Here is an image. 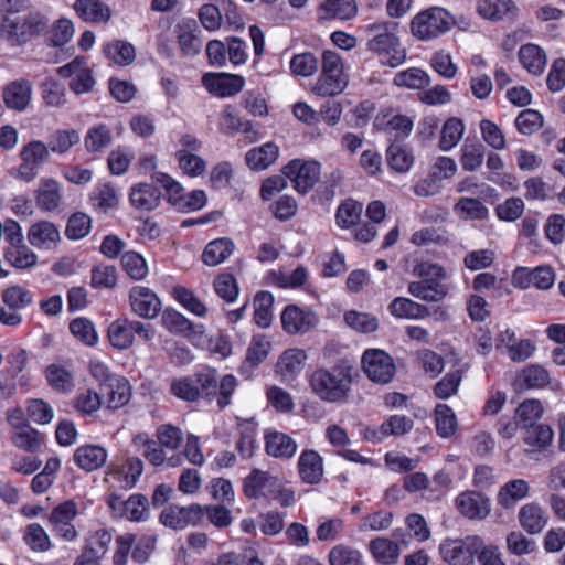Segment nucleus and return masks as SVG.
<instances>
[{
	"label": "nucleus",
	"mask_w": 565,
	"mask_h": 565,
	"mask_svg": "<svg viewBox=\"0 0 565 565\" xmlns=\"http://www.w3.org/2000/svg\"><path fill=\"white\" fill-rule=\"evenodd\" d=\"M353 369L347 363L332 367H317L310 375L309 384L321 401L343 404L349 399L353 381Z\"/></svg>",
	"instance_id": "1"
},
{
	"label": "nucleus",
	"mask_w": 565,
	"mask_h": 565,
	"mask_svg": "<svg viewBox=\"0 0 565 565\" xmlns=\"http://www.w3.org/2000/svg\"><path fill=\"white\" fill-rule=\"evenodd\" d=\"M46 26L47 20L40 13H30L23 18L0 15V39L19 46L40 35Z\"/></svg>",
	"instance_id": "2"
},
{
	"label": "nucleus",
	"mask_w": 565,
	"mask_h": 565,
	"mask_svg": "<svg viewBox=\"0 0 565 565\" xmlns=\"http://www.w3.org/2000/svg\"><path fill=\"white\" fill-rule=\"evenodd\" d=\"M343 68V62L339 53L330 50L323 51L322 70L312 87L313 94L320 97H333L342 93L348 86Z\"/></svg>",
	"instance_id": "3"
},
{
	"label": "nucleus",
	"mask_w": 565,
	"mask_h": 565,
	"mask_svg": "<svg viewBox=\"0 0 565 565\" xmlns=\"http://www.w3.org/2000/svg\"><path fill=\"white\" fill-rule=\"evenodd\" d=\"M454 17L441 7H431L417 13L411 21L412 34L420 41H430L448 32Z\"/></svg>",
	"instance_id": "4"
},
{
	"label": "nucleus",
	"mask_w": 565,
	"mask_h": 565,
	"mask_svg": "<svg viewBox=\"0 0 565 565\" xmlns=\"http://www.w3.org/2000/svg\"><path fill=\"white\" fill-rule=\"evenodd\" d=\"M135 335L143 341H150L154 337V329L149 323L128 318H118L108 326L107 337L116 349H129L134 344Z\"/></svg>",
	"instance_id": "5"
},
{
	"label": "nucleus",
	"mask_w": 565,
	"mask_h": 565,
	"mask_svg": "<svg viewBox=\"0 0 565 565\" xmlns=\"http://www.w3.org/2000/svg\"><path fill=\"white\" fill-rule=\"evenodd\" d=\"M483 542L478 536L446 540L439 545L443 559L449 565H475Z\"/></svg>",
	"instance_id": "6"
},
{
	"label": "nucleus",
	"mask_w": 565,
	"mask_h": 565,
	"mask_svg": "<svg viewBox=\"0 0 565 565\" xmlns=\"http://www.w3.org/2000/svg\"><path fill=\"white\" fill-rule=\"evenodd\" d=\"M366 47L376 54L381 64L385 66L395 68L406 61L407 51L394 32L391 34H375L367 40Z\"/></svg>",
	"instance_id": "7"
},
{
	"label": "nucleus",
	"mask_w": 565,
	"mask_h": 565,
	"mask_svg": "<svg viewBox=\"0 0 565 565\" xmlns=\"http://www.w3.org/2000/svg\"><path fill=\"white\" fill-rule=\"evenodd\" d=\"M280 320L287 334H306L318 326L319 316L310 307L290 303L284 308Z\"/></svg>",
	"instance_id": "8"
},
{
	"label": "nucleus",
	"mask_w": 565,
	"mask_h": 565,
	"mask_svg": "<svg viewBox=\"0 0 565 565\" xmlns=\"http://www.w3.org/2000/svg\"><path fill=\"white\" fill-rule=\"evenodd\" d=\"M282 172L298 193L306 194L320 178V163L315 160L295 159L284 167Z\"/></svg>",
	"instance_id": "9"
},
{
	"label": "nucleus",
	"mask_w": 565,
	"mask_h": 565,
	"mask_svg": "<svg viewBox=\"0 0 565 565\" xmlns=\"http://www.w3.org/2000/svg\"><path fill=\"white\" fill-rule=\"evenodd\" d=\"M362 365L367 377L375 383L386 384L395 374L393 359L380 349L366 350L362 355Z\"/></svg>",
	"instance_id": "10"
},
{
	"label": "nucleus",
	"mask_w": 565,
	"mask_h": 565,
	"mask_svg": "<svg viewBox=\"0 0 565 565\" xmlns=\"http://www.w3.org/2000/svg\"><path fill=\"white\" fill-rule=\"evenodd\" d=\"M204 516L203 507L192 503L188 507L170 504L160 514V523L172 530H182L188 525H195Z\"/></svg>",
	"instance_id": "11"
},
{
	"label": "nucleus",
	"mask_w": 565,
	"mask_h": 565,
	"mask_svg": "<svg viewBox=\"0 0 565 565\" xmlns=\"http://www.w3.org/2000/svg\"><path fill=\"white\" fill-rule=\"evenodd\" d=\"M108 505L115 515L132 522H142L149 516L148 499L143 494H132L127 500L111 494L108 498Z\"/></svg>",
	"instance_id": "12"
},
{
	"label": "nucleus",
	"mask_w": 565,
	"mask_h": 565,
	"mask_svg": "<svg viewBox=\"0 0 565 565\" xmlns=\"http://www.w3.org/2000/svg\"><path fill=\"white\" fill-rule=\"evenodd\" d=\"M50 152L47 146L41 141H31L25 145L20 157L22 163L18 168V177L25 182L32 181L39 172V166L49 159Z\"/></svg>",
	"instance_id": "13"
},
{
	"label": "nucleus",
	"mask_w": 565,
	"mask_h": 565,
	"mask_svg": "<svg viewBox=\"0 0 565 565\" xmlns=\"http://www.w3.org/2000/svg\"><path fill=\"white\" fill-rule=\"evenodd\" d=\"M202 85L210 94L220 98H227L243 89L245 79L236 74L207 73L202 77Z\"/></svg>",
	"instance_id": "14"
},
{
	"label": "nucleus",
	"mask_w": 565,
	"mask_h": 565,
	"mask_svg": "<svg viewBox=\"0 0 565 565\" xmlns=\"http://www.w3.org/2000/svg\"><path fill=\"white\" fill-rule=\"evenodd\" d=\"M131 311L143 319H154L161 311L157 294L146 286H134L129 291Z\"/></svg>",
	"instance_id": "15"
},
{
	"label": "nucleus",
	"mask_w": 565,
	"mask_h": 565,
	"mask_svg": "<svg viewBox=\"0 0 565 565\" xmlns=\"http://www.w3.org/2000/svg\"><path fill=\"white\" fill-rule=\"evenodd\" d=\"M204 3L199 10L201 24L209 31H216L222 25L223 14L230 23H234L236 13L235 4L232 0H211Z\"/></svg>",
	"instance_id": "16"
},
{
	"label": "nucleus",
	"mask_w": 565,
	"mask_h": 565,
	"mask_svg": "<svg viewBox=\"0 0 565 565\" xmlns=\"http://www.w3.org/2000/svg\"><path fill=\"white\" fill-rule=\"evenodd\" d=\"M553 437L552 428L545 424L525 429L523 435L524 452L532 460H541L548 451Z\"/></svg>",
	"instance_id": "17"
},
{
	"label": "nucleus",
	"mask_w": 565,
	"mask_h": 565,
	"mask_svg": "<svg viewBox=\"0 0 565 565\" xmlns=\"http://www.w3.org/2000/svg\"><path fill=\"white\" fill-rule=\"evenodd\" d=\"M374 126L398 140L411 135L414 121L411 117L401 114L396 109H386L376 116Z\"/></svg>",
	"instance_id": "18"
},
{
	"label": "nucleus",
	"mask_w": 565,
	"mask_h": 565,
	"mask_svg": "<svg viewBox=\"0 0 565 565\" xmlns=\"http://www.w3.org/2000/svg\"><path fill=\"white\" fill-rule=\"evenodd\" d=\"M278 477L255 468L244 479L243 492L248 499H270L274 490L278 487Z\"/></svg>",
	"instance_id": "19"
},
{
	"label": "nucleus",
	"mask_w": 565,
	"mask_h": 565,
	"mask_svg": "<svg viewBox=\"0 0 565 565\" xmlns=\"http://www.w3.org/2000/svg\"><path fill=\"white\" fill-rule=\"evenodd\" d=\"M456 507L459 512L471 520H482L490 513V501L483 494L476 491H465L456 498Z\"/></svg>",
	"instance_id": "20"
},
{
	"label": "nucleus",
	"mask_w": 565,
	"mask_h": 565,
	"mask_svg": "<svg viewBox=\"0 0 565 565\" xmlns=\"http://www.w3.org/2000/svg\"><path fill=\"white\" fill-rule=\"evenodd\" d=\"M446 278H429L412 281L408 284V292L426 302H439L446 298L449 292L448 286L444 282Z\"/></svg>",
	"instance_id": "21"
},
{
	"label": "nucleus",
	"mask_w": 565,
	"mask_h": 565,
	"mask_svg": "<svg viewBox=\"0 0 565 565\" xmlns=\"http://www.w3.org/2000/svg\"><path fill=\"white\" fill-rule=\"evenodd\" d=\"M323 459L312 449L303 450L298 459V473L302 482L318 484L323 477Z\"/></svg>",
	"instance_id": "22"
},
{
	"label": "nucleus",
	"mask_w": 565,
	"mask_h": 565,
	"mask_svg": "<svg viewBox=\"0 0 565 565\" xmlns=\"http://www.w3.org/2000/svg\"><path fill=\"white\" fill-rule=\"evenodd\" d=\"M307 354L301 349H288L278 359L276 364V373L284 381H292L303 369Z\"/></svg>",
	"instance_id": "23"
},
{
	"label": "nucleus",
	"mask_w": 565,
	"mask_h": 565,
	"mask_svg": "<svg viewBox=\"0 0 565 565\" xmlns=\"http://www.w3.org/2000/svg\"><path fill=\"white\" fill-rule=\"evenodd\" d=\"M358 13L354 0H324L318 8L319 20H350Z\"/></svg>",
	"instance_id": "24"
},
{
	"label": "nucleus",
	"mask_w": 565,
	"mask_h": 565,
	"mask_svg": "<svg viewBox=\"0 0 565 565\" xmlns=\"http://www.w3.org/2000/svg\"><path fill=\"white\" fill-rule=\"evenodd\" d=\"M266 452L280 459H289L297 451V443L288 435L280 431H268L265 435Z\"/></svg>",
	"instance_id": "25"
},
{
	"label": "nucleus",
	"mask_w": 565,
	"mask_h": 565,
	"mask_svg": "<svg viewBox=\"0 0 565 565\" xmlns=\"http://www.w3.org/2000/svg\"><path fill=\"white\" fill-rule=\"evenodd\" d=\"M548 382V372L541 365L531 364L515 376L513 387L516 392H523L532 388H542Z\"/></svg>",
	"instance_id": "26"
},
{
	"label": "nucleus",
	"mask_w": 565,
	"mask_h": 565,
	"mask_svg": "<svg viewBox=\"0 0 565 565\" xmlns=\"http://www.w3.org/2000/svg\"><path fill=\"white\" fill-rule=\"evenodd\" d=\"M518 516L522 529L530 534L541 533L548 521L546 512L537 503L524 504Z\"/></svg>",
	"instance_id": "27"
},
{
	"label": "nucleus",
	"mask_w": 565,
	"mask_h": 565,
	"mask_svg": "<svg viewBox=\"0 0 565 565\" xmlns=\"http://www.w3.org/2000/svg\"><path fill=\"white\" fill-rule=\"evenodd\" d=\"M279 156V148L276 143L269 141L260 147H255L246 152L245 160L247 166L255 171H262L276 162Z\"/></svg>",
	"instance_id": "28"
},
{
	"label": "nucleus",
	"mask_w": 565,
	"mask_h": 565,
	"mask_svg": "<svg viewBox=\"0 0 565 565\" xmlns=\"http://www.w3.org/2000/svg\"><path fill=\"white\" fill-rule=\"evenodd\" d=\"M106 392L105 406L108 409H119L124 407L131 397V385L128 380L124 376L114 379L113 382L104 386Z\"/></svg>",
	"instance_id": "29"
},
{
	"label": "nucleus",
	"mask_w": 565,
	"mask_h": 565,
	"mask_svg": "<svg viewBox=\"0 0 565 565\" xmlns=\"http://www.w3.org/2000/svg\"><path fill=\"white\" fill-rule=\"evenodd\" d=\"M74 461L85 471H94L100 468L106 459V450L97 445H86L78 447L73 455Z\"/></svg>",
	"instance_id": "30"
},
{
	"label": "nucleus",
	"mask_w": 565,
	"mask_h": 565,
	"mask_svg": "<svg viewBox=\"0 0 565 565\" xmlns=\"http://www.w3.org/2000/svg\"><path fill=\"white\" fill-rule=\"evenodd\" d=\"M73 9L79 18L88 22H107L111 17L109 7L99 0H76Z\"/></svg>",
	"instance_id": "31"
},
{
	"label": "nucleus",
	"mask_w": 565,
	"mask_h": 565,
	"mask_svg": "<svg viewBox=\"0 0 565 565\" xmlns=\"http://www.w3.org/2000/svg\"><path fill=\"white\" fill-rule=\"evenodd\" d=\"M392 316L399 319H425L430 316L428 307L409 298L397 297L388 306Z\"/></svg>",
	"instance_id": "32"
},
{
	"label": "nucleus",
	"mask_w": 565,
	"mask_h": 565,
	"mask_svg": "<svg viewBox=\"0 0 565 565\" xmlns=\"http://www.w3.org/2000/svg\"><path fill=\"white\" fill-rule=\"evenodd\" d=\"M160 191L149 183H139L132 186L129 194L130 203L136 209L145 211L154 210L160 203Z\"/></svg>",
	"instance_id": "33"
},
{
	"label": "nucleus",
	"mask_w": 565,
	"mask_h": 565,
	"mask_svg": "<svg viewBox=\"0 0 565 565\" xmlns=\"http://www.w3.org/2000/svg\"><path fill=\"white\" fill-rule=\"evenodd\" d=\"M369 550L375 561L382 565L395 564L401 555L398 543L387 537H375L369 543Z\"/></svg>",
	"instance_id": "34"
},
{
	"label": "nucleus",
	"mask_w": 565,
	"mask_h": 565,
	"mask_svg": "<svg viewBox=\"0 0 565 565\" xmlns=\"http://www.w3.org/2000/svg\"><path fill=\"white\" fill-rule=\"evenodd\" d=\"M234 249L235 245L230 238H216L205 246L202 253V262L207 266H217L225 262Z\"/></svg>",
	"instance_id": "35"
},
{
	"label": "nucleus",
	"mask_w": 565,
	"mask_h": 565,
	"mask_svg": "<svg viewBox=\"0 0 565 565\" xmlns=\"http://www.w3.org/2000/svg\"><path fill=\"white\" fill-rule=\"evenodd\" d=\"M530 491L529 482L524 479H514L504 483L498 493V503L504 509H511Z\"/></svg>",
	"instance_id": "36"
},
{
	"label": "nucleus",
	"mask_w": 565,
	"mask_h": 565,
	"mask_svg": "<svg viewBox=\"0 0 565 565\" xmlns=\"http://www.w3.org/2000/svg\"><path fill=\"white\" fill-rule=\"evenodd\" d=\"M104 55L120 66L130 65L136 60L135 46L124 40H113L103 46Z\"/></svg>",
	"instance_id": "37"
},
{
	"label": "nucleus",
	"mask_w": 565,
	"mask_h": 565,
	"mask_svg": "<svg viewBox=\"0 0 565 565\" xmlns=\"http://www.w3.org/2000/svg\"><path fill=\"white\" fill-rule=\"evenodd\" d=\"M161 323L170 333L180 334L186 338H191L192 334L196 333L192 321L172 308L163 310Z\"/></svg>",
	"instance_id": "38"
},
{
	"label": "nucleus",
	"mask_w": 565,
	"mask_h": 565,
	"mask_svg": "<svg viewBox=\"0 0 565 565\" xmlns=\"http://www.w3.org/2000/svg\"><path fill=\"white\" fill-rule=\"evenodd\" d=\"M31 98V85L26 81L13 82L3 90V99L9 108L22 110Z\"/></svg>",
	"instance_id": "39"
},
{
	"label": "nucleus",
	"mask_w": 565,
	"mask_h": 565,
	"mask_svg": "<svg viewBox=\"0 0 565 565\" xmlns=\"http://www.w3.org/2000/svg\"><path fill=\"white\" fill-rule=\"evenodd\" d=\"M519 58L523 67L533 75L542 74L546 65L544 51L531 43L520 47Z\"/></svg>",
	"instance_id": "40"
},
{
	"label": "nucleus",
	"mask_w": 565,
	"mask_h": 565,
	"mask_svg": "<svg viewBox=\"0 0 565 565\" xmlns=\"http://www.w3.org/2000/svg\"><path fill=\"white\" fill-rule=\"evenodd\" d=\"M58 238L57 228L50 222H39L29 230V241L34 247L50 248Z\"/></svg>",
	"instance_id": "41"
},
{
	"label": "nucleus",
	"mask_w": 565,
	"mask_h": 565,
	"mask_svg": "<svg viewBox=\"0 0 565 565\" xmlns=\"http://www.w3.org/2000/svg\"><path fill=\"white\" fill-rule=\"evenodd\" d=\"M460 163L465 171L472 172L478 170L484 160V146L476 140L467 139L461 147Z\"/></svg>",
	"instance_id": "42"
},
{
	"label": "nucleus",
	"mask_w": 565,
	"mask_h": 565,
	"mask_svg": "<svg viewBox=\"0 0 565 565\" xmlns=\"http://www.w3.org/2000/svg\"><path fill=\"white\" fill-rule=\"evenodd\" d=\"M465 134V125L457 117L448 118L441 128L438 147L441 151H450L461 140Z\"/></svg>",
	"instance_id": "43"
},
{
	"label": "nucleus",
	"mask_w": 565,
	"mask_h": 565,
	"mask_svg": "<svg viewBox=\"0 0 565 565\" xmlns=\"http://www.w3.org/2000/svg\"><path fill=\"white\" fill-rule=\"evenodd\" d=\"M61 202L60 185L54 179H43L36 191V203L42 210H55Z\"/></svg>",
	"instance_id": "44"
},
{
	"label": "nucleus",
	"mask_w": 565,
	"mask_h": 565,
	"mask_svg": "<svg viewBox=\"0 0 565 565\" xmlns=\"http://www.w3.org/2000/svg\"><path fill=\"white\" fill-rule=\"evenodd\" d=\"M239 439L236 444V449L242 457L250 458L256 448V423L252 419H242L237 424Z\"/></svg>",
	"instance_id": "45"
},
{
	"label": "nucleus",
	"mask_w": 565,
	"mask_h": 565,
	"mask_svg": "<svg viewBox=\"0 0 565 565\" xmlns=\"http://www.w3.org/2000/svg\"><path fill=\"white\" fill-rule=\"evenodd\" d=\"M456 215L463 220H486L489 216L488 207L478 199L462 196L454 205Z\"/></svg>",
	"instance_id": "46"
},
{
	"label": "nucleus",
	"mask_w": 565,
	"mask_h": 565,
	"mask_svg": "<svg viewBox=\"0 0 565 565\" xmlns=\"http://www.w3.org/2000/svg\"><path fill=\"white\" fill-rule=\"evenodd\" d=\"M429 82L428 74L418 67H409L397 72L393 79L394 85L408 89H423L429 85Z\"/></svg>",
	"instance_id": "47"
},
{
	"label": "nucleus",
	"mask_w": 565,
	"mask_h": 565,
	"mask_svg": "<svg viewBox=\"0 0 565 565\" xmlns=\"http://www.w3.org/2000/svg\"><path fill=\"white\" fill-rule=\"evenodd\" d=\"M515 9L512 0H479L477 3V12L482 18L495 21L502 20Z\"/></svg>",
	"instance_id": "48"
},
{
	"label": "nucleus",
	"mask_w": 565,
	"mask_h": 565,
	"mask_svg": "<svg viewBox=\"0 0 565 565\" xmlns=\"http://www.w3.org/2000/svg\"><path fill=\"white\" fill-rule=\"evenodd\" d=\"M274 297L269 291H258L254 298V320L260 328H268L273 321Z\"/></svg>",
	"instance_id": "49"
},
{
	"label": "nucleus",
	"mask_w": 565,
	"mask_h": 565,
	"mask_svg": "<svg viewBox=\"0 0 565 565\" xmlns=\"http://www.w3.org/2000/svg\"><path fill=\"white\" fill-rule=\"evenodd\" d=\"M84 57L73 60V93L84 94L93 90L96 81L90 68L83 67Z\"/></svg>",
	"instance_id": "50"
},
{
	"label": "nucleus",
	"mask_w": 565,
	"mask_h": 565,
	"mask_svg": "<svg viewBox=\"0 0 565 565\" xmlns=\"http://www.w3.org/2000/svg\"><path fill=\"white\" fill-rule=\"evenodd\" d=\"M14 446L29 452H35L40 449L43 438L29 425H22L11 436Z\"/></svg>",
	"instance_id": "51"
},
{
	"label": "nucleus",
	"mask_w": 565,
	"mask_h": 565,
	"mask_svg": "<svg viewBox=\"0 0 565 565\" xmlns=\"http://www.w3.org/2000/svg\"><path fill=\"white\" fill-rule=\"evenodd\" d=\"M111 141V129L105 124L89 128L85 136V147L89 152H99L107 148Z\"/></svg>",
	"instance_id": "52"
},
{
	"label": "nucleus",
	"mask_w": 565,
	"mask_h": 565,
	"mask_svg": "<svg viewBox=\"0 0 565 565\" xmlns=\"http://www.w3.org/2000/svg\"><path fill=\"white\" fill-rule=\"evenodd\" d=\"M413 420L405 415L390 416L379 428V440L388 436H402L413 429Z\"/></svg>",
	"instance_id": "53"
},
{
	"label": "nucleus",
	"mask_w": 565,
	"mask_h": 565,
	"mask_svg": "<svg viewBox=\"0 0 565 565\" xmlns=\"http://www.w3.org/2000/svg\"><path fill=\"white\" fill-rule=\"evenodd\" d=\"M330 565H363L362 553L349 545L337 544L328 555Z\"/></svg>",
	"instance_id": "54"
},
{
	"label": "nucleus",
	"mask_w": 565,
	"mask_h": 565,
	"mask_svg": "<svg viewBox=\"0 0 565 565\" xmlns=\"http://www.w3.org/2000/svg\"><path fill=\"white\" fill-rule=\"evenodd\" d=\"M49 522L53 533L61 537H67L71 532V501L58 504L52 511Z\"/></svg>",
	"instance_id": "55"
},
{
	"label": "nucleus",
	"mask_w": 565,
	"mask_h": 565,
	"mask_svg": "<svg viewBox=\"0 0 565 565\" xmlns=\"http://www.w3.org/2000/svg\"><path fill=\"white\" fill-rule=\"evenodd\" d=\"M386 160L388 166L399 173L407 172L414 164L412 152L397 143H393L387 148Z\"/></svg>",
	"instance_id": "56"
},
{
	"label": "nucleus",
	"mask_w": 565,
	"mask_h": 565,
	"mask_svg": "<svg viewBox=\"0 0 565 565\" xmlns=\"http://www.w3.org/2000/svg\"><path fill=\"white\" fill-rule=\"evenodd\" d=\"M437 434L443 438L452 436L457 429V418L454 411L446 404H438L435 408Z\"/></svg>",
	"instance_id": "57"
},
{
	"label": "nucleus",
	"mask_w": 565,
	"mask_h": 565,
	"mask_svg": "<svg viewBox=\"0 0 565 565\" xmlns=\"http://www.w3.org/2000/svg\"><path fill=\"white\" fill-rule=\"evenodd\" d=\"M543 414V406L537 399H526L519 405L515 412V418L524 429L536 426V422Z\"/></svg>",
	"instance_id": "58"
},
{
	"label": "nucleus",
	"mask_w": 565,
	"mask_h": 565,
	"mask_svg": "<svg viewBox=\"0 0 565 565\" xmlns=\"http://www.w3.org/2000/svg\"><path fill=\"white\" fill-rule=\"evenodd\" d=\"M177 34L180 50L184 55L194 56L201 52L202 41L189 23L179 24L177 26Z\"/></svg>",
	"instance_id": "59"
},
{
	"label": "nucleus",
	"mask_w": 565,
	"mask_h": 565,
	"mask_svg": "<svg viewBox=\"0 0 565 565\" xmlns=\"http://www.w3.org/2000/svg\"><path fill=\"white\" fill-rule=\"evenodd\" d=\"M152 180L160 183L164 188L168 202L172 204L177 210H179L183 196H185L184 188L164 172H154L152 174Z\"/></svg>",
	"instance_id": "60"
},
{
	"label": "nucleus",
	"mask_w": 565,
	"mask_h": 565,
	"mask_svg": "<svg viewBox=\"0 0 565 565\" xmlns=\"http://www.w3.org/2000/svg\"><path fill=\"white\" fill-rule=\"evenodd\" d=\"M172 295L174 299L191 313L198 317H204L206 315V306L186 287L175 286L172 290Z\"/></svg>",
	"instance_id": "61"
},
{
	"label": "nucleus",
	"mask_w": 565,
	"mask_h": 565,
	"mask_svg": "<svg viewBox=\"0 0 565 565\" xmlns=\"http://www.w3.org/2000/svg\"><path fill=\"white\" fill-rule=\"evenodd\" d=\"M121 264L125 271L134 280H142L148 275V265L146 259L137 252H126L121 257Z\"/></svg>",
	"instance_id": "62"
},
{
	"label": "nucleus",
	"mask_w": 565,
	"mask_h": 565,
	"mask_svg": "<svg viewBox=\"0 0 565 565\" xmlns=\"http://www.w3.org/2000/svg\"><path fill=\"white\" fill-rule=\"evenodd\" d=\"M137 447H142V456L153 466L162 465L166 459V452L158 441L148 439L146 435H138L134 439Z\"/></svg>",
	"instance_id": "63"
},
{
	"label": "nucleus",
	"mask_w": 565,
	"mask_h": 565,
	"mask_svg": "<svg viewBox=\"0 0 565 565\" xmlns=\"http://www.w3.org/2000/svg\"><path fill=\"white\" fill-rule=\"evenodd\" d=\"M25 544L35 552H45L51 547V541L45 530L38 523L29 524L24 532Z\"/></svg>",
	"instance_id": "64"
}]
</instances>
